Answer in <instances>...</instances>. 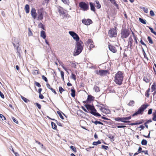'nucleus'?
Instances as JSON below:
<instances>
[{"label":"nucleus","mask_w":156,"mask_h":156,"mask_svg":"<svg viewBox=\"0 0 156 156\" xmlns=\"http://www.w3.org/2000/svg\"><path fill=\"white\" fill-rule=\"evenodd\" d=\"M83 43L81 41L76 42L75 48L73 53L74 56L77 55L81 53L83 50Z\"/></svg>","instance_id":"f257e3e1"},{"label":"nucleus","mask_w":156,"mask_h":156,"mask_svg":"<svg viewBox=\"0 0 156 156\" xmlns=\"http://www.w3.org/2000/svg\"><path fill=\"white\" fill-rule=\"evenodd\" d=\"M84 106L87 109L88 111H89V112L91 114L95 116H101V115L97 112L96 110L93 105L90 104H86L84 105Z\"/></svg>","instance_id":"f03ea898"},{"label":"nucleus","mask_w":156,"mask_h":156,"mask_svg":"<svg viewBox=\"0 0 156 156\" xmlns=\"http://www.w3.org/2000/svg\"><path fill=\"white\" fill-rule=\"evenodd\" d=\"M115 83L119 85H121L123 80L122 73L121 72L119 71L115 74L114 77Z\"/></svg>","instance_id":"7ed1b4c3"},{"label":"nucleus","mask_w":156,"mask_h":156,"mask_svg":"<svg viewBox=\"0 0 156 156\" xmlns=\"http://www.w3.org/2000/svg\"><path fill=\"white\" fill-rule=\"evenodd\" d=\"M148 106V105L147 104H144L143 105H141V107L138 109L137 111L136 112L133 114L132 115V116L133 117L139 114H142L144 110Z\"/></svg>","instance_id":"20e7f679"},{"label":"nucleus","mask_w":156,"mask_h":156,"mask_svg":"<svg viewBox=\"0 0 156 156\" xmlns=\"http://www.w3.org/2000/svg\"><path fill=\"white\" fill-rule=\"evenodd\" d=\"M130 32L128 29L126 28L122 29L121 32V38L124 39L127 38L130 34Z\"/></svg>","instance_id":"39448f33"},{"label":"nucleus","mask_w":156,"mask_h":156,"mask_svg":"<svg viewBox=\"0 0 156 156\" xmlns=\"http://www.w3.org/2000/svg\"><path fill=\"white\" fill-rule=\"evenodd\" d=\"M79 6L84 11H87L89 9L88 2L86 3L83 2H80L79 3Z\"/></svg>","instance_id":"423d86ee"},{"label":"nucleus","mask_w":156,"mask_h":156,"mask_svg":"<svg viewBox=\"0 0 156 156\" xmlns=\"http://www.w3.org/2000/svg\"><path fill=\"white\" fill-rule=\"evenodd\" d=\"M69 33L73 38L76 41V42L79 41L80 38L76 33L73 31H69Z\"/></svg>","instance_id":"0eeeda50"},{"label":"nucleus","mask_w":156,"mask_h":156,"mask_svg":"<svg viewBox=\"0 0 156 156\" xmlns=\"http://www.w3.org/2000/svg\"><path fill=\"white\" fill-rule=\"evenodd\" d=\"M108 35L110 37H115L117 35L116 31L114 28L111 29L108 32Z\"/></svg>","instance_id":"6e6552de"},{"label":"nucleus","mask_w":156,"mask_h":156,"mask_svg":"<svg viewBox=\"0 0 156 156\" xmlns=\"http://www.w3.org/2000/svg\"><path fill=\"white\" fill-rule=\"evenodd\" d=\"M108 70H103L102 69L99 70L98 71H95V73L97 74L100 75L101 76H102L103 75H105L108 73Z\"/></svg>","instance_id":"1a4fd4ad"},{"label":"nucleus","mask_w":156,"mask_h":156,"mask_svg":"<svg viewBox=\"0 0 156 156\" xmlns=\"http://www.w3.org/2000/svg\"><path fill=\"white\" fill-rule=\"evenodd\" d=\"M19 43V42H17L16 44H15L14 42H12V44L14 46V48L16 49L17 55L20 57L21 56V54L20 52V49L19 48L20 45Z\"/></svg>","instance_id":"9d476101"},{"label":"nucleus","mask_w":156,"mask_h":156,"mask_svg":"<svg viewBox=\"0 0 156 156\" xmlns=\"http://www.w3.org/2000/svg\"><path fill=\"white\" fill-rule=\"evenodd\" d=\"M43 11L41 9L38 10V20H42L43 19Z\"/></svg>","instance_id":"9b49d317"},{"label":"nucleus","mask_w":156,"mask_h":156,"mask_svg":"<svg viewBox=\"0 0 156 156\" xmlns=\"http://www.w3.org/2000/svg\"><path fill=\"white\" fill-rule=\"evenodd\" d=\"M108 45L109 49L113 53H115L117 51V50L115 46L113 45H111L110 43L109 42L108 43Z\"/></svg>","instance_id":"f8f14e48"},{"label":"nucleus","mask_w":156,"mask_h":156,"mask_svg":"<svg viewBox=\"0 0 156 156\" xmlns=\"http://www.w3.org/2000/svg\"><path fill=\"white\" fill-rule=\"evenodd\" d=\"M82 22L85 25H88L91 24L92 22L90 19H88L87 20L85 19L82 20Z\"/></svg>","instance_id":"ddd939ff"},{"label":"nucleus","mask_w":156,"mask_h":156,"mask_svg":"<svg viewBox=\"0 0 156 156\" xmlns=\"http://www.w3.org/2000/svg\"><path fill=\"white\" fill-rule=\"evenodd\" d=\"M35 9L34 8H32L31 10L32 16L34 19H35L37 17V13Z\"/></svg>","instance_id":"4468645a"},{"label":"nucleus","mask_w":156,"mask_h":156,"mask_svg":"<svg viewBox=\"0 0 156 156\" xmlns=\"http://www.w3.org/2000/svg\"><path fill=\"white\" fill-rule=\"evenodd\" d=\"M115 119L116 121L121 122L124 123L127 122L125 120V117H118L115 118Z\"/></svg>","instance_id":"2eb2a0df"},{"label":"nucleus","mask_w":156,"mask_h":156,"mask_svg":"<svg viewBox=\"0 0 156 156\" xmlns=\"http://www.w3.org/2000/svg\"><path fill=\"white\" fill-rule=\"evenodd\" d=\"M58 10L61 15H63V16H66V13L64 12L62 8L61 7H59L58 8Z\"/></svg>","instance_id":"dca6fc26"},{"label":"nucleus","mask_w":156,"mask_h":156,"mask_svg":"<svg viewBox=\"0 0 156 156\" xmlns=\"http://www.w3.org/2000/svg\"><path fill=\"white\" fill-rule=\"evenodd\" d=\"M89 5L90 6L91 10L93 12H95V6L94 3L92 2H90L89 3Z\"/></svg>","instance_id":"f3484780"},{"label":"nucleus","mask_w":156,"mask_h":156,"mask_svg":"<svg viewBox=\"0 0 156 156\" xmlns=\"http://www.w3.org/2000/svg\"><path fill=\"white\" fill-rule=\"evenodd\" d=\"M46 86L48 89H50L52 92L54 93L55 94H57V93L55 90L51 87L49 83H47L46 84Z\"/></svg>","instance_id":"a211bd4d"},{"label":"nucleus","mask_w":156,"mask_h":156,"mask_svg":"<svg viewBox=\"0 0 156 156\" xmlns=\"http://www.w3.org/2000/svg\"><path fill=\"white\" fill-rule=\"evenodd\" d=\"M71 95L72 97H74L75 96V90L73 87H72L71 89Z\"/></svg>","instance_id":"6ab92c4d"},{"label":"nucleus","mask_w":156,"mask_h":156,"mask_svg":"<svg viewBox=\"0 0 156 156\" xmlns=\"http://www.w3.org/2000/svg\"><path fill=\"white\" fill-rule=\"evenodd\" d=\"M94 98L91 95H88L87 101H91L94 100Z\"/></svg>","instance_id":"aec40b11"},{"label":"nucleus","mask_w":156,"mask_h":156,"mask_svg":"<svg viewBox=\"0 0 156 156\" xmlns=\"http://www.w3.org/2000/svg\"><path fill=\"white\" fill-rule=\"evenodd\" d=\"M41 36L44 39H45L46 38V35L45 32L44 31L42 30L41 31Z\"/></svg>","instance_id":"412c9836"},{"label":"nucleus","mask_w":156,"mask_h":156,"mask_svg":"<svg viewBox=\"0 0 156 156\" xmlns=\"http://www.w3.org/2000/svg\"><path fill=\"white\" fill-rule=\"evenodd\" d=\"M25 10L26 13H29L30 11V7L27 4L25 5Z\"/></svg>","instance_id":"4be33fe9"},{"label":"nucleus","mask_w":156,"mask_h":156,"mask_svg":"<svg viewBox=\"0 0 156 156\" xmlns=\"http://www.w3.org/2000/svg\"><path fill=\"white\" fill-rule=\"evenodd\" d=\"M51 126H52V128L53 129H57V126L55 123L53 122H51Z\"/></svg>","instance_id":"5701e85b"},{"label":"nucleus","mask_w":156,"mask_h":156,"mask_svg":"<svg viewBox=\"0 0 156 156\" xmlns=\"http://www.w3.org/2000/svg\"><path fill=\"white\" fill-rule=\"evenodd\" d=\"M139 21L142 23L145 24H146V21L145 20H144L141 18H139Z\"/></svg>","instance_id":"b1692460"},{"label":"nucleus","mask_w":156,"mask_h":156,"mask_svg":"<svg viewBox=\"0 0 156 156\" xmlns=\"http://www.w3.org/2000/svg\"><path fill=\"white\" fill-rule=\"evenodd\" d=\"M93 89L96 92H98L100 91L99 87L97 86H94Z\"/></svg>","instance_id":"393cba45"},{"label":"nucleus","mask_w":156,"mask_h":156,"mask_svg":"<svg viewBox=\"0 0 156 156\" xmlns=\"http://www.w3.org/2000/svg\"><path fill=\"white\" fill-rule=\"evenodd\" d=\"M96 4V7L98 9H99L101 7V5L99 3V2L98 1H95Z\"/></svg>","instance_id":"a878e982"},{"label":"nucleus","mask_w":156,"mask_h":156,"mask_svg":"<svg viewBox=\"0 0 156 156\" xmlns=\"http://www.w3.org/2000/svg\"><path fill=\"white\" fill-rule=\"evenodd\" d=\"M147 140L145 139H143L142 140L141 142V144L142 145H145L147 144Z\"/></svg>","instance_id":"bb28decb"},{"label":"nucleus","mask_w":156,"mask_h":156,"mask_svg":"<svg viewBox=\"0 0 156 156\" xmlns=\"http://www.w3.org/2000/svg\"><path fill=\"white\" fill-rule=\"evenodd\" d=\"M151 89L152 90V91L156 89V85L155 83H154L152 85Z\"/></svg>","instance_id":"cd10ccee"},{"label":"nucleus","mask_w":156,"mask_h":156,"mask_svg":"<svg viewBox=\"0 0 156 156\" xmlns=\"http://www.w3.org/2000/svg\"><path fill=\"white\" fill-rule=\"evenodd\" d=\"M38 27L39 28H41L44 30H45V29L44 27V26L41 23H40L38 25Z\"/></svg>","instance_id":"c85d7f7f"},{"label":"nucleus","mask_w":156,"mask_h":156,"mask_svg":"<svg viewBox=\"0 0 156 156\" xmlns=\"http://www.w3.org/2000/svg\"><path fill=\"white\" fill-rule=\"evenodd\" d=\"M107 136L110 139L114 140V136L112 134H109L107 135Z\"/></svg>","instance_id":"c756f323"},{"label":"nucleus","mask_w":156,"mask_h":156,"mask_svg":"<svg viewBox=\"0 0 156 156\" xmlns=\"http://www.w3.org/2000/svg\"><path fill=\"white\" fill-rule=\"evenodd\" d=\"M101 142L100 141L98 140L96 142H94L92 144L94 146H96L98 144H101Z\"/></svg>","instance_id":"7c9ffc66"},{"label":"nucleus","mask_w":156,"mask_h":156,"mask_svg":"<svg viewBox=\"0 0 156 156\" xmlns=\"http://www.w3.org/2000/svg\"><path fill=\"white\" fill-rule=\"evenodd\" d=\"M141 9H143L144 12L147 13L148 12V9L147 8H145V7H140Z\"/></svg>","instance_id":"2f4dec72"},{"label":"nucleus","mask_w":156,"mask_h":156,"mask_svg":"<svg viewBox=\"0 0 156 156\" xmlns=\"http://www.w3.org/2000/svg\"><path fill=\"white\" fill-rule=\"evenodd\" d=\"M22 99L26 103H27L28 101H29V100L23 96H21Z\"/></svg>","instance_id":"473e14b6"},{"label":"nucleus","mask_w":156,"mask_h":156,"mask_svg":"<svg viewBox=\"0 0 156 156\" xmlns=\"http://www.w3.org/2000/svg\"><path fill=\"white\" fill-rule=\"evenodd\" d=\"M57 113L59 115L60 117L62 119H64V117L62 115L61 112L60 111H57Z\"/></svg>","instance_id":"72a5a7b5"},{"label":"nucleus","mask_w":156,"mask_h":156,"mask_svg":"<svg viewBox=\"0 0 156 156\" xmlns=\"http://www.w3.org/2000/svg\"><path fill=\"white\" fill-rule=\"evenodd\" d=\"M132 44L133 42H128V47H129L131 49L133 48Z\"/></svg>","instance_id":"f704fd0d"},{"label":"nucleus","mask_w":156,"mask_h":156,"mask_svg":"<svg viewBox=\"0 0 156 156\" xmlns=\"http://www.w3.org/2000/svg\"><path fill=\"white\" fill-rule=\"evenodd\" d=\"M135 102L133 101H131L128 104V105L129 106H133Z\"/></svg>","instance_id":"c9c22d12"},{"label":"nucleus","mask_w":156,"mask_h":156,"mask_svg":"<svg viewBox=\"0 0 156 156\" xmlns=\"http://www.w3.org/2000/svg\"><path fill=\"white\" fill-rule=\"evenodd\" d=\"M147 39L150 43L152 44L153 43L152 40L150 36H148L147 37Z\"/></svg>","instance_id":"e433bc0d"},{"label":"nucleus","mask_w":156,"mask_h":156,"mask_svg":"<svg viewBox=\"0 0 156 156\" xmlns=\"http://www.w3.org/2000/svg\"><path fill=\"white\" fill-rule=\"evenodd\" d=\"M12 41H14L15 43H14L15 44L17 43V42H19V41H18L19 39L17 38L14 37V38H12ZM12 42H14L13 41Z\"/></svg>","instance_id":"4c0bfd02"},{"label":"nucleus","mask_w":156,"mask_h":156,"mask_svg":"<svg viewBox=\"0 0 156 156\" xmlns=\"http://www.w3.org/2000/svg\"><path fill=\"white\" fill-rule=\"evenodd\" d=\"M59 90L60 94H61L62 92L64 91L65 90L61 87H59Z\"/></svg>","instance_id":"58836bf2"},{"label":"nucleus","mask_w":156,"mask_h":156,"mask_svg":"<svg viewBox=\"0 0 156 156\" xmlns=\"http://www.w3.org/2000/svg\"><path fill=\"white\" fill-rule=\"evenodd\" d=\"M144 80L145 81L146 83H148L150 81V80L149 79L147 78L146 77H144L143 78Z\"/></svg>","instance_id":"ea45409f"},{"label":"nucleus","mask_w":156,"mask_h":156,"mask_svg":"<svg viewBox=\"0 0 156 156\" xmlns=\"http://www.w3.org/2000/svg\"><path fill=\"white\" fill-rule=\"evenodd\" d=\"M70 148L71 150L73 151L74 152H76V149L73 146H71L70 147Z\"/></svg>","instance_id":"a19ab883"},{"label":"nucleus","mask_w":156,"mask_h":156,"mask_svg":"<svg viewBox=\"0 0 156 156\" xmlns=\"http://www.w3.org/2000/svg\"><path fill=\"white\" fill-rule=\"evenodd\" d=\"M153 117L152 118V120L154 121H156V115L154 112L153 113Z\"/></svg>","instance_id":"79ce46f5"},{"label":"nucleus","mask_w":156,"mask_h":156,"mask_svg":"<svg viewBox=\"0 0 156 156\" xmlns=\"http://www.w3.org/2000/svg\"><path fill=\"white\" fill-rule=\"evenodd\" d=\"M34 84L38 87H41V85L40 83L36 81L34 82Z\"/></svg>","instance_id":"37998d69"},{"label":"nucleus","mask_w":156,"mask_h":156,"mask_svg":"<svg viewBox=\"0 0 156 156\" xmlns=\"http://www.w3.org/2000/svg\"><path fill=\"white\" fill-rule=\"evenodd\" d=\"M42 79L44 80L45 82L47 83L48 82V80L47 79V78L44 75H42Z\"/></svg>","instance_id":"c03bdc74"},{"label":"nucleus","mask_w":156,"mask_h":156,"mask_svg":"<svg viewBox=\"0 0 156 156\" xmlns=\"http://www.w3.org/2000/svg\"><path fill=\"white\" fill-rule=\"evenodd\" d=\"M34 104L36 105L39 109H41V106L40 104L37 102L35 103Z\"/></svg>","instance_id":"a18cd8bd"},{"label":"nucleus","mask_w":156,"mask_h":156,"mask_svg":"<svg viewBox=\"0 0 156 156\" xmlns=\"http://www.w3.org/2000/svg\"><path fill=\"white\" fill-rule=\"evenodd\" d=\"M101 148L102 149H104L105 150H108L109 148L108 146H105L103 145H101Z\"/></svg>","instance_id":"49530a36"},{"label":"nucleus","mask_w":156,"mask_h":156,"mask_svg":"<svg viewBox=\"0 0 156 156\" xmlns=\"http://www.w3.org/2000/svg\"><path fill=\"white\" fill-rule=\"evenodd\" d=\"M12 120L14 122H15L17 124L18 123V121L14 117H12Z\"/></svg>","instance_id":"de8ad7c7"},{"label":"nucleus","mask_w":156,"mask_h":156,"mask_svg":"<svg viewBox=\"0 0 156 156\" xmlns=\"http://www.w3.org/2000/svg\"><path fill=\"white\" fill-rule=\"evenodd\" d=\"M62 1L65 4L68 5L69 3V0H62Z\"/></svg>","instance_id":"09e8293b"},{"label":"nucleus","mask_w":156,"mask_h":156,"mask_svg":"<svg viewBox=\"0 0 156 156\" xmlns=\"http://www.w3.org/2000/svg\"><path fill=\"white\" fill-rule=\"evenodd\" d=\"M72 75V78L74 80H76V75L74 74L73 73H72L71 74Z\"/></svg>","instance_id":"8fccbe9b"},{"label":"nucleus","mask_w":156,"mask_h":156,"mask_svg":"<svg viewBox=\"0 0 156 156\" xmlns=\"http://www.w3.org/2000/svg\"><path fill=\"white\" fill-rule=\"evenodd\" d=\"M142 50H143V54H144V57L145 58H146L147 60L148 59V58L147 57V55H146V54L145 52V51H144V49L143 48H142Z\"/></svg>","instance_id":"3c124183"},{"label":"nucleus","mask_w":156,"mask_h":156,"mask_svg":"<svg viewBox=\"0 0 156 156\" xmlns=\"http://www.w3.org/2000/svg\"><path fill=\"white\" fill-rule=\"evenodd\" d=\"M0 118H1V119H2V120H4V119L5 120L6 119L5 118L3 115L1 114H0Z\"/></svg>","instance_id":"603ef678"},{"label":"nucleus","mask_w":156,"mask_h":156,"mask_svg":"<svg viewBox=\"0 0 156 156\" xmlns=\"http://www.w3.org/2000/svg\"><path fill=\"white\" fill-rule=\"evenodd\" d=\"M152 108L150 109L148 112V114L149 115H151L152 113Z\"/></svg>","instance_id":"864d4df0"},{"label":"nucleus","mask_w":156,"mask_h":156,"mask_svg":"<svg viewBox=\"0 0 156 156\" xmlns=\"http://www.w3.org/2000/svg\"><path fill=\"white\" fill-rule=\"evenodd\" d=\"M28 35L29 36H31L32 35V32L30 28H28Z\"/></svg>","instance_id":"5fc2aeb1"},{"label":"nucleus","mask_w":156,"mask_h":156,"mask_svg":"<svg viewBox=\"0 0 156 156\" xmlns=\"http://www.w3.org/2000/svg\"><path fill=\"white\" fill-rule=\"evenodd\" d=\"M150 14L151 16H154V13L152 10H151L150 11Z\"/></svg>","instance_id":"6e6d98bb"},{"label":"nucleus","mask_w":156,"mask_h":156,"mask_svg":"<svg viewBox=\"0 0 156 156\" xmlns=\"http://www.w3.org/2000/svg\"><path fill=\"white\" fill-rule=\"evenodd\" d=\"M55 122L58 126H62V124L60 122H58L57 121H55Z\"/></svg>","instance_id":"4d7b16f0"},{"label":"nucleus","mask_w":156,"mask_h":156,"mask_svg":"<svg viewBox=\"0 0 156 156\" xmlns=\"http://www.w3.org/2000/svg\"><path fill=\"white\" fill-rule=\"evenodd\" d=\"M142 151H142V148L141 147H139L137 152H139V153H140L141 152H142Z\"/></svg>","instance_id":"13d9d810"},{"label":"nucleus","mask_w":156,"mask_h":156,"mask_svg":"<svg viewBox=\"0 0 156 156\" xmlns=\"http://www.w3.org/2000/svg\"><path fill=\"white\" fill-rule=\"evenodd\" d=\"M140 42L141 43V44L144 45L145 47H146V48H147V45H146L145 44V43L143 41H142V39L140 41Z\"/></svg>","instance_id":"bf43d9fd"},{"label":"nucleus","mask_w":156,"mask_h":156,"mask_svg":"<svg viewBox=\"0 0 156 156\" xmlns=\"http://www.w3.org/2000/svg\"><path fill=\"white\" fill-rule=\"evenodd\" d=\"M133 40L131 36H130L128 39V42H133Z\"/></svg>","instance_id":"052dcab7"},{"label":"nucleus","mask_w":156,"mask_h":156,"mask_svg":"<svg viewBox=\"0 0 156 156\" xmlns=\"http://www.w3.org/2000/svg\"><path fill=\"white\" fill-rule=\"evenodd\" d=\"M82 108L85 112L87 113L89 112V111H88L86 109H85L84 107L82 106Z\"/></svg>","instance_id":"680f3d73"},{"label":"nucleus","mask_w":156,"mask_h":156,"mask_svg":"<svg viewBox=\"0 0 156 156\" xmlns=\"http://www.w3.org/2000/svg\"><path fill=\"white\" fill-rule=\"evenodd\" d=\"M131 116H130L128 117H125V120H126H126H129V119H131Z\"/></svg>","instance_id":"e2e57ef3"},{"label":"nucleus","mask_w":156,"mask_h":156,"mask_svg":"<svg viewBox=\"0 0 156 156\" xmlns=\"http://www.w3.org/2000/svg\"><path fill=\"white\" fill-rule=\"evenodd\" d=\"M101 118L105 120H110V119H109L107 118H106L104 116H101Z\"/></svg>","instance_id":"0e129e2a"},{"label":"nucleus","mask_w":156,"mask_h":156,"mask_svg":"<svg viewBox=\"0 0 156 156\" xmlns=\"http://www.w3.org/2000/svg\"><path fill=\"white\" fill-rule=\"evenodd\" d=\"M0 96L2 98H4V94L1 91H0Z\"/></svg>","instance_id":"69168bd1"},{"label":"nucleus","mask_w":156,"mask_h":156,"mask_svg":"<svg viewBox=\"0 0 156 156\" xmlns=\"http://www.w3.org/2000/svg\"><path fill=\"white\" fill-rule=\"evenodd\" d=\"M39 98L41 99H43L44 98V96L41 94H39Z\"/></svg>","instance_id":"338daca9"},{"label":"nucleus","mask_w":156,"mask_h":156,"mask_svg":"<svg viewBox=\"0 0 156 156\" xmlns=\"http://www.w3.org/2000/svg\"><path fill=\"white\" fill-rule=\"evenodd\" d=\"M94 46L93 45V44H90V45L89 46V49H91V48H94Z\"/></svg>","instance_id":"774afa93"}]
</instances>
